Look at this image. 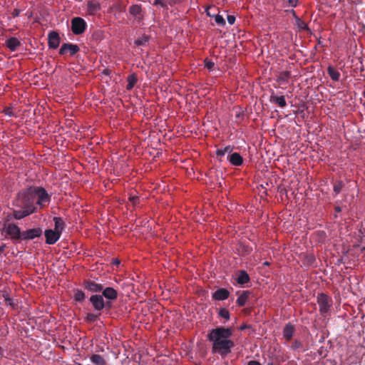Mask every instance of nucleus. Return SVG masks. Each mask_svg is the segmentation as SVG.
Listing matches in <instances>:
<instances>
[{
	"mask_svg": "<svg viewBox=\"0 0 365 365\" xmlns=\"http://www.w3.org/2000/svg\"><path fill=\"white\" fill-rule=\"evenodd\" d=\"M19 14H20V10L16 9L13 11L12 16L14 17H16V16H18L19 15Z\"/></svg>",
	"mask_w": 365,
	"mask_h": 365,
	"instance_id": "nucleus-42",
	"label": "nucleus"
},
{
	"mask_svg": "<svg viewBox=\"0 0 365 365\" xmlns=\"http://www.w3.org/2000/svg\"><path fill=\"white\" fill-rule=\"evenodd\" d=\"M327 73H328L329 76H330V78L333 81H337L339 80L340 73L338 71L334 69L333 67L329 66L327 68Z\"/></svg>",
	"mask_w": 365,
	"mask_h": 365,
	"instance_id": "nucleus-25",
	"label": "nucleus"
},
{
	"mask_svg": "<svg viewBox=\"0 0 365 365\" xmlns=\"http://www.w3.org/2000/svg\"><path fill=\"white\" fill-rule=\"evenodd\" d=\"M250 295V292L248 290L243 291V292L237 297V303L240 307L244 306L247 299L249 298Z\"/></svg>",
	"mask_w": 365,
	"mask_h": 365,
	"instance_id": "nucleus-23",
	"label": "nucleus"
},
{
	"mask_svg": "<svg viewBox=\"0 0 365 365\" xmlns=\"http://www.w3.org/2000/svg\"><path fill=\"white\" fill-rule=\"evenodd\" d=\"M248 365H261L259 362L257 361H250L248 362Z\"/></svg>",
	"mask_w": 365,
	"mask_h": 365,
	"instance_id": "nucleus-43",
	"label": "nucleus"
},
{
	"mask_svg": "<svg viewBox=\"0 0 365 365\" xmlns=\"http://www.w3.org/2000/svg\"><path fill=\"white\" fill-rule=\"evenodd\" d=\"M227 21L230 25L234 24L235 22V17L233 15H228L227 16Z\"/></svg>",
	"mask_w": 365,
	"mask_h": 365,
	"instance_id": "nucleus-41",
	"label": "nucleus"
},
{
	"mask_svg": "<svg viewBox=\"0 0 365 365\" xmlns=\"http://www.w3.org/2000/svg\"><path fill=\"white\" fill-rule=\"evenodd\" d=\"M154 5L158 7L168 9V0H154Z\"/></svg>",
	"mask_w": 365,
	"mask_h": 365,
	"instance_id": "nucleus-32",
	"label": "nucleus"
},
{
	"mask_svg": "<svg viewBox=\"0 0 365 365\" xmlns=\"http://www.w3.org/2000/svg\"><path fill=\"white\" fill-rule=\"evenodd\" d=\"M21 45L20 41L15 37H11L6 41V46L11 51H14Z\"/></svg>",
	"mask_w": 365,
	"mask_h": 365,
	"instance_id": "nucleus-19",
	"label": "nucleus"
},
{
	"mask_svg": "<svg viewBox=\"0 0 365 365\" xmlns=\"http://www.w3.org/2000/svg\"><path fill=\"white\" fill-rule=\"evenodd\" d=\"M90 302L93 305L94 310L100 312L105 307V302L102 295L95 294L92 295L90 298Z\"/></svg>",
	"mask_w": 365,
	"mask_h": 365,
	"instance_id": "nucleus-7",
	"label": "nucleus"
},
{
	"mask_svg": "<svg viewBox=\"0 0 365 365\" xmlns=\"http://www.w3.org/2000/svg\"><path fill=\"white\" fill-rule=\"evenodd\" d=\"M3 354V349L0 346V356Z\"/></svg>",
	"mask_w": 365,
	"mask_h": 365,
	"instance_id": "nucleus-46",
	"label": "nucleus"
},
{
	"mask_svg": "<svg viewBox=\"0 0 365 365\" xmlns=\"http://www.w3.org/2000/svg\"><path fill=\"white\" fill-rule=\"evenodd\" d=\"M227 160L232 165L235 166H240L243 163V158L238 153H231L228 155Z\"/></svg>",
	"mask_w": 365,
	"mask_h": 365,
	"instance_id": "nucleus-14",
	"label": "nucleus"
},
{
	"mask_svg": "<svg viewBox=\"0 0 365 365\" xmlns=\"http://www.w3.org/2000/svg\"><path fill=\"white\" fill-rule=\"evenodd\" d=\"M295 344H296V348H298L299 345H298L297 341H295Z\"/></svg>",
	"mask_w": 365,
	"mask_h": 365,
	"instance_id": "nucleus-49",
	"label": "nucleus"
},
{
	"mask_svg": "<svg viewBox=\"0 0 365 365\" xmlns=\"http://www.w3.org/2000/svg\"><path fill=\"white\" fill-rule=\"evenodd\" d=\"M290 78L291 71H284L278 74L277 76V81L280 83V85L285 86L289 83Z\"/></svg>",
	"mask_w": 365,
	"mask_h": 365,
	"instance_id": "nucleus-15",
	"label": "nucleus"
},
{
	"mask_svg": "<svg viewBox=\"0 0 365 365\" xmlns=\"http://www.w3.org/2000/svg\"><path fill=\"white\" fill-rule=\"evenodd\" d=\"M250 281V277L247 272L241 270L237 275V282L238 284H244Z\"/></svg>",
	"mask_w": 365,
	"mask_h": 365,
	"instance_id": "nucleus-24",
	"label": "nucleus"
},
{
	"mask_svg": "<svg viewBox=\"0 0 365 365\" xmlns=\"http://www.w3.org/2000/svg\"><path fill=\"white\" fill-rule=\"evenodd\" d=\"M295 344H296V348H298L299 345H298L297 341H295Z\"/></svg>",
	"mask_w": 365,
	"mask_h": 365,
	"instance_id": "nucleus-50",
	"label": "nucleus"
},
{
	"mask_svg": "<svg viewBox=\"0 0 365 365\" xmlns=\"http://www.w3.org/2000/svg\"><path fill=\"white\" fill-rule=\"evenodd\" d=\"M219 315L227 320L230 319V312L226 309H221L219 312Z\"/></svg>",
	"mask_w": 365,
	"mask_h": 365,
	"instance_id": "nucleus-34",
	"label": "nucleus"
},
{
	"mask_svg": "<svg viewBox=\"0 0 365 365\" xmlns=\"http://www.w3.org/2000/svg\"><path fill=\"white\" fill-rule=\"evenodd\" d=\"M232 151V147L230 145L225 148H218L216 150V155L219 157L224 156L226 153H231Z\"/></svg>",
	"mask_w": 365,
	"mask_h": 365,
	"instance_id": "nucleus-28",
	"label": "nucleus"
},
{
	"mask_svg": "<svg viewBox=\"0 0 365 365\" xmlns=\"http://www.w3.org/2000/svg\"><path fill=\"white\" fill-rule=\"evenodd\" d=\"M269 101L273 104L277 105L280 108H284L287 106L285 97L284 96H277L274 91L271 93Z\"/></svg>",
	"mask_w": 365,
	"mask_h": 365,
	"instance_id": "nucleus-11",
	"label": "nucleus"
},
{
	"mask_svg": "<svg viewBox=\"0 0 365 365\" xmlns=\"http://www.w3.org/2000/svg\"><path fill=\"white\" fill-rule=\"evenodd\" d=\"M230 296V292L225 288L217 289L212 294V297L215 301H223L227 299Z\"/></svg>",
	"mask_w": 365,
	"mask_h": 365,
	"instance_id": "nucleus-12",
	"label": "nucleus"
},
{
	"mask_svg": "<svg viewBox=\"0 0 365 365\" xmlns=\"http://www.w3.org/2000/svg\"><path fill=\"white\" fill-rule=\"evenodd\" d=\"M103 296L109 300H115L118 297V292L113 287H106L103 289Z\"/></svg>",
	"mask_w": 365,
	"mask_h": 365,
	"instance_id": "nucleus-16",
	"label": "nucleus"
},
{
	"mask_svg": "<svg viewBox=\"0 0 365 365\" xmlns=\"http://www.w3.org/2000/svg\"><path fill=\"white\" fill-rule=\"evenodd\" d=\"M86 24L85 21L80 17H75L71 21V30L76 35L81 34L84 32Z\"/></svg>",
	"mask_w": 365,
	"mask_h": 365,
	"instance_id": "nucleus-5",
	"label": "nucleus"
},
{
	"mask_svg": "<svg viewBox=\"0 0 365 365\" xmlns=\"http://www.w3.org/2000/svg\"><path fill=\"white\" fill-rule=\"evenodd\" d=\"M79 51V47L76 44L63 43L59 51L61 55H65L69 53L71 56L75 55Z\"/></svg>",
	"mask_w": 365,
	"mask_h": 365,
	"instance_id": "nucleus-8",
	"label": "nucleus"
},
{
	"mask_svg": "<svg viewBox=\"0 0 365 365\" xmlns=\"http://www.w3.org/2000/svg\"><path fill=\"white\" fill-rule=\"evenodd\" d=\"M5 114L7 115H9V116H11L12 115V113L11 111H10L9 109L5 110Z\"/></svg>",
	"mask_w": 365,
	"mask_h": 365,
	"instance_id": "nucleus-44",
	"label": "nucleus"
},
{
	"mask_svg": "<svg viewBox=\"0 0 365 365\" xmlns=\"http://www.w3.org/2000/svg\"><path fill=\"white\" fill-rule=\"evenodd\" d=\"M113 263H114V264H119V263H120V262L118 261V259H113Z\"/></svg>",
	"mask_w": 365,
	"mask_h": 365,
	"instance_id": "nucleus-45",
	"label": "nucleus"
},
{
	"mask_svg": "<svg viewBox=\"0 0 365 365\" xmlns=\"http://www.w3.org/2000/svg\"><path fill=\"white\" fill-rule=\"evenodd\" d=\"M48 46L52 48H57L60 44V37L57 32L50 31L48 34Z\"/></svg>",
	"mask_w": 365,
	"mask_h": 365,
	"instance_id": "nucleus-10",
	"label": "nucleus"
},
{
	"mask_svg": "<svg viewBox=\"0 0 365 365\" xmlns=\"http://www.w3.org/2000/svg\"><path fill=\"white\" fill-rule=\"evenodd\" d=\"M205 67L210 71H213L215 67V64L211 60L206 58L204 61Z\"/></svg>",
	"mask_w": 365,
	"mask_h": 365,
	"instance_id": "nucleus-31",
	"label": "nucleus"
},
{
	"mask_svg": "<svg viewBox=\"0 0 365 365\" xmlns=\"http://www.w3.org/2000/svg\"><path fill=\"white\" fill-rule=\"evenodd\" d=\"M264 265H266V266H267V265H269V263L268 262H264Z\"/></svg>",
	"mask_w": 365,
	"mask_h": 365,
	"instance_id": "nucleus-47",
	"label": "nucleus"
},
{
	"mask_svg": "<svg viewBox=\"0 0 365 365\" xmlns=\"http://www.w3.org/2000/svg\"><path fill=\"white\" fill-rule=\"evenodd\" d=\"M4 230L13 240H19L22 237L20 228L15 224H6L4 227Z\"/></svg>",
	"mask_w": 365,
	"mask_h": 365,
	"instance_id": "nucleus-6",
	"label": "nucleus"
},
{
	"mask_svg": "<svg viewBox=\"0 0 365 365\" xmlns=\"http://www.w3.org/2000/svg\"><path fill=\"white\" fill-rule=\"evenodd\" d=\"M91 361L92 363L96 365H106V361L99 354H93L91 357Z\"/></svg>",
	"mask_w": 365,
	"mask_h": 365,
	"instance_id": "nucleus-26",
	"label": "nucleus"
},
{
	"mask_svg": "<svg viewBox=\"0 0 365 365\" xmlns=\"http://www.w3.org/2000/svg\"><path fill=\"white\" fill-rule=\"evenodd\" d=\"M341 187H342V184L341 182H339L337 184H335L334 185V191L336 194H338L340 192L341 190Z\"/></svg>",
	"mask_w": 365,
	"mask_h": 365,
	"instance_id": "nucleus-38",
	"label": "nucleus"
},
{
	"mask_svg": "<svg viewBox=\"0 0 365 365\" xmlns=\"http://www.w3.org/2000/svg\"><path fill=\"white\" fill-rule=\"evenodd\" d=\"M294 327L290 324H287L283 329V336L287 340H290L294 334Z\"/></svg>",
	"mask_w": 365,
	"mask_h": 365,
	"instance_id": "nucleus-21",
	"label": "nucleus"
},
{
	"mask_svg": "<svg viewBox=\"0 0 365 365\" xmlns=\"http://www.w3.org/2000/svg\"><path fill=\"white\" fill-rule=\"evenodd\" d=\"M137 78L135 74H131L128 77L127 90H131L137 82Z\"/></svg>",
	"mask_w": 365,
	"mask_h": 365,
	"instance_id": "nucleus-29",
	"label": "nucleus"
},
{
	"mask_svg": "<svg viewBox=\"0 0 365 365\" xmlns=\"http://www.w3.org/2000/svg\"><path fill=\"white\" fill-rule=\"evenodd\" d=\"M317 304L320 313L325 314L329 311L332 301L327 295L322 293L317 296Z\"/></svg>",
	"mask_w": 365,
	"mask_h": 365,
	"instance_id": "nucleus-4",
	"label": "nucleus"
},
{
	"mask_svg": "<svg viewBox=\"0 0 365 365\" xmlns=\"http://www.w3.org/2000/svg\"><path fill=\"white\" fill-rule=\"evenodd\" d=\"M245 328V326H242L240 327L241 329H243Z\"/></svg>",
	"mask_w": 365,
	"mask_h": 365,
	"instance_id": "nucleus-51",
	"label": "nucleus"
},
{
	"mask_svg": "<svg viewBox=\"0 0 365 365\" xmlns=\"http://www.w3.org/2000/svg\"><path fill=\"white\" fill-rule=\"evenodd\" d=\"M98 315L92 313H88L86 315V319L89 322H94L98 319Z\"/></svg>",
	"mask_w": 365,
	"mask_h": 365,
	"instance_id": "nucleus-35",
	"label": "nucleus"
},
{
	"mask_svg": "<svg viewBox=\"0 0 365 365\" xmlns=\"http://www.w3.org/2000/svg\"><path fill=\"white\" fill-rule=\"evenodd\" d=\"M5 301L6 302V304L11 307H14V303L13 302V299L9 297L8 295L4 296Z\"/></svg>",
	"mask_w": 365,
	"mask_h": 365,
	"instance_id": "nucleus-40",
	"label": "nucleus"
},
{
	"mask_svg": "<svg viewBox=\"0 0 365 365\" xmlns=\"http://www.w3.org/2000/svg\"><path fill=\"white\" fill-rule=\"evenodd\" d=\"M41 232H42L41 230L39 228L30 229V230L25 231L22 234V237L24 240H33V239L40 237L41 235Z\"/></svg>",
	"mask_w": 365,
	"mask_h": 365,
	"instance_id": "nucleus-13",
	"label": "nucleus"
},
{
	"mask_svg": "<svg viewBox=\"0 0 365 365\" xmlns=\"http://www.w3.org/2000/svg\"><path fill=\"white\" fill-rule=\"evenodd\" d=\"M298 1L299 0H288L286 6L292 8L296 7L298 4Z\"/></svg>",
	"mask_w": 365,
	"mask_h": 365,
	"instance_id": "nucleus-37",
	"label": "nucleus"
},
{
	"mask_svg": "<svg viewBox=\"0 0 365 365\" xmlns=\"http://www.w3.org/2000/svg\"><path fill=\"white\" fill-rule=\"evenodd\" d=\"M29 189L32 199H34L36 210L50 204L51 195L48 193L45 188L41 186H30Z\"/></svg>",
	"mask_w": 365,
	"mask_h": 365,
	"instance_id": "nucleus-3",
	"label": "nucleus"
},
{
	"mask_svg": "<svg viewBox=\"0 0 365 365\" xmlns=\"http://www.w3.org/2000/svg\"><path fill=\"white\" fill-rule=\"evenodd\" d=\"M13 205L15 207L13 216L16 220H21L37 211L29 187L19 192Z\"/></svg>",
	"mask_w": 365,
	"mask_h": 365,
	"instance_id": "nucleus-2",
	"label": "nucleus"
},
{
	"mask_svg": "<svg viewBox=\"0 0 365 365\" xmlns=\"http://www.w3.org/2000/svg\"><path fill=\"white\" fill-rule=\"evenodd\" d=\"M141 12V4H134L130 6L129 8V13L135 18H140Z\"/></svg>",
	"mask_w": 365,
	"mask_h": 365,
	"instance_id": "nucleus-22",
	"label": "nucleus"
},
{
	"mask_svg": "<svg viewBox=\"0 0 365 365\" xmlns=\"http://www.w3.org/2000/svg\"><path fill=\"white\" fill-rule=\"evenodd\" d=\"M74 299L77 302H83L85 299V294L81 290H75L74 292Z\"/></svg>",
	"mask_w": 365,
	"mask_h": 365,
	"instance_id": "nucleus-30",
	"label": "nucleus"
},
{
	"mask_svg": "<svg viewBox=\"0 0 365 365\" xmlns=\"http://www.w3.org/2000/svg\"><path fill=\"white\" fill-rule=\"evenodd\" d=\"M86 288L91 292H99L103 289V287L101 284H98L91 281L87 282Z\"/></svg>",
	"mask_w": 365,
	"mask_h": 365,
	"instance_id": "nucleus-20",
	"label": "nucleus"
},
{
	"mask_svg": "<svg viewBox=\"0 0 365 365\" xmlns=\"http://www.w3.org/2000/svg\"><path fill=\"white\" fill-rule=\"evenodd\" d=\"M292 12L294 19V25L297 27V29L299 31L309 30L307 24L296 15L295 11L292 10Z\"/></svg>",
	"mask_w": 365,
	"mask_h": 365,
	"instance_id": "nucleus-17",
	"label": "nucleus"
},
{
	"mask_svg": "<svg viewBox=\"0 0 365 365\" xmlns=\"http://www.w3.org/2000/svg\"><path fill=\"white\" fill-rule=\"evenodd\" d=\"M215 21L217 24L220 26H225V21L222 16L220 14H217L215 16Z\"/></svg>",
	"mask_w": 365,
	"mask_h": 365,
	"instance_id": "nucleus-33",
	"label": "nucleus"
},
{
	"mask_svg": "<svg viewBox=\"0 0 365 365\" xmlns=\"http://www.w3.org/2000/svg\"><path fill=\"white\" fill-rule=\"evenodd\" d=\"M55 222L54 230L55 231H58L59 234L61 235L62 230L63 229V221L61 217H54L53 219Z\"/></svg>",
	"mask_w": 365,
	"mask_h": 365,
	"instance_id": "nucleus-27",
	"label": "nucleus"
},
{
	"mask_svg": "<svg viewBox=\"0 0 365 365\" xmlns=\"http://www.w3.org/2000/svg\"><path fill=\"white\" fill-rule=\"evenodd\" d=\"M148 38L147 36H144L141 38L136 39L135 41V44L137 46H144L148 42Z\"/></svg>",
	"mask_w": 365,
	"mask_h": 365,
	"instance_id": "nucleus-36",
	"label": "nucleus"
},
{
	"mask_svg": "<svg viewBox=\"0 0 365 365\" xmlns=\"http://www.w3.org/2000/svg\"><path fill=\"white\" fill-rule=\"evenodd\" d=\"M129 200L132 202V205L135 206L138 203L139 198L137 196L130 195Z\"/></svg>",
	"mask_w": 365,
	"mask_h": 365,
	"instance_id": "nucleus-39",
	"label": "nucleus"
},
{
	"mask_svg": "<svg viewBox=\"0 0 365 365\" xmlns=\"http://www.w3.org/2000/svg\"><path fill=\"white\" fill-rule=\"evenodd\" d=\"M232 330L230 328L217 327L212 329L208 335L212 342V351L220 354L222 357L227 356L234 346V342L230 339Z\"/></svg>",
	"mask_w": 365,
	"mask_h": 365,
	"instance_id": "nucleus-1",
	"label": "nucleus"
},
{
	"mask_svg": "<svg viewBox=\"0 0 365 365\" xmlns=\"http://www.w3.org/2000/svg\"><path fill=\"white\" fill-rule=\"evenodd\" d=\"M295 344H296V348H298L299 345H298L297 341H295Z\"/></svg>",
	"mask_w": 365,
	"mask_h": 365,
	"instance_id": "nucleus-48",
	"label": "nucleus"
},
{
	"mask_svg": "<svg viewBox=\"0 0 365 365\" xmlns=\"http://www.w3.org/2000/svg\"><path fill=\"white\" fill-rule=\"evenodd\" d=\"M46 243L48 245L55 244L60 238L61 234L58 231L53 230H46L45 231Z\"/></svg>",
	"mask_w": 365,
	"mask_h": 365,
	"instance_id": "nucleus-9",
	"label": "nucleus"
},
{
	"mask_svg": "<svg viewBox=\"0 0 365 365\" xmlns=\"http://www.w3.org/2000/svg\"><path fill=\"white\" fill-rule=\"evenodd\" d=\"M100 4L96 1H88L87 4L88 13L91 15L96 14L100 10Z\"/></svg>",
	"mask_w": 365,
	"mask_h": 365,
	"instance_id": "nucleus-18",
	"label": "nucleus"
}]
</instances>
